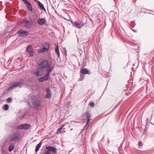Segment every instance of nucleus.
Instances as JSON below:
<instances>
[{
  "instance_id": "nucleus-1",
  "label": "nucleus",
  "mask_w": 154,
  "mask_h": 154,
  "mask_svg": "<svg viewBox=\"0 0 154 154\" xmlns=\"http://www.w3.org/2000/svg\"><path fill=\"white\" fill-rule=\"evenodd\" d=\"M23 85V82L21 81H17L12 83L9 85L8 89L9 91L12 90L13 88L18 87H21Z\"/></svg>"
},
{
  "instance_id": "nucleus-2",
  "label": "nucleus",
  "mask_w": 154,
  "mask_h": 154,
  "mask_svg": "<svg viewBox=\"0 0 154 154\" xmlns=\"http://www.w3.org/2000/svg\"><path fill=\"white\" fill-rule=\"evenodd\" d=\"M20 134L19 132L14 133L13 134L10 140L11 142H16L18 141L20 138Z\"/></svg>"
},
{
  "instance_id": "nucleus-3",
  "label": "nucleus",
  "mask_w": 154,
  "mask_h": 154,
  "mask_svg": "<svg viewBox=\"0 0 154 154\" xmlns=\"http://www.w3.org/2000/svg\"><path fill=\"white\" fill-rule=\"evenodd\" d=\"M32 101L34 107L36 109H38L41 104L40 101L37 100L35 97L32 98Z\"/></svg>"
},
{
  "instance_id": "nucleus-4",
  "label": "nucleus",
  "mask_w": 154,
  "mask_h": 154,
  "mask_svg": "<svg viewBox=\"0 0 154 154\" xmlns=\"http://www.w3.org/2000/svg\"><path fill=\"white\" fill-rule=\"evenodd\" d=\"M50 66V64L48 63V60H44L41 63L39 66L40 68L42 69L44 68L47 69V68Z\"/></svg>"
},
{
  "instance_id": "nucleus-5",
  "label": "nucleus",
  "mask_w": 154,
  "mask_h": 154,
  "mask_svg": "<svg viewBox=\"0 0 154 154\" xmlns=\"http://www.w3.org/2000/svg\"><path fill=\"white\" fill-rule=\"evenodd\" d=\"M30 125L29 124H25L20 125L17 127V128L20 130H28L29 129Z\"/></svg>"
},
{
  "instance_id": "nucleus-6",
  "label": "nucleus",
  "mask_w": 154,
  "mask_h": 154,
  "mask_svg": "<svg viewBox=\"0 0 154 154\" xmlns=\"http://www.w3.org/2000/svg\"><path fill=\"white\" fill-rule=\"evenodd\" d=\"M18 34L20 37H26L28 35V32L26 31H22L20 30L17 32Z\"/></svg>"
},
{
  "instance_id": "nucleus-7",
  "label": "nucleus",
  "mask_w": 154,
  "mask_h": 154,
  "mask_svg": "<svg viewBox=\"0 0 154 154\" xmlns=\"http://www.w3.org/2000/svg\"><path fill=\"white\" fill-rule=\"evenodd\" d=\"M45 47H43L42 48L38 51L39 53H44L48 51L49 48V45L48 43L45 44Z\"/></svg>"
},
{
  "instance_id": "nucleus-8",
  "label": "nucleus",
  "mask_w": 154,
  "mask_h": 154,
  "mask_svg": "<svg viewBox=\"0 0 154 154\" xmlns=\"http://www.w3.org/2000/svg\"><path fill=\"white\" fill-rule=\"evenodd\" d=\"M40 68L37 69L33 71V74L36 76H40L42 75V71Z\"/></svg>"
},
{
  "instance_id": "nucleus-9",
  "label": "nucleus",
  "mask_w": 154,
  "mask_h": 154,
  "mask_svg": "<svg viewBox=\"0 0 154 154\" xmlns=\"http://www.w3.org/2000/svg\"><path fill=\"white\" fill-rule=\"evenodd\" d=\"M47 150L46 151L48 152L49 153H51L50 152L52 151L54 153H56V148L54 147L51 146H47L45 148Z\"/></svg>"
},
{
  "instance_id": "nucleus-10",
  "label": "nucleus",
  "mask_w": 154,
  "mask_h": 154,
  "mask_svg": "<svg viewBox=\"0 0 154 154\" xmlns=\"http://www.w3.org/2000/svg\"><path fill=\"white\" fill-rule=\"evenodd\" d=\"M74 25L77 28L80 29L83 26L84 23L82 21L75 22L74 23Z\"/></svg>"
},
{
  "instance_id": "nucleus-11",
  "label": "nucleus",
  "mask_w": 154,
  "mask_h": 154,
  "mask_svg": "<svg viewBox=\"0 0 154 154\" xmlns=\"http://www.w3.org/2000/svg\"><path fill=\"white\" fill-rule=\"evenodd\" d=\"M85 114H86V116L87 119V121L85 125L87 126L89 124L90 122L91 116L90 114L88 112H87Z\"/></svg>"
},
{
  "instance_id": "nucleus-12",
  "label": "nucleus",
  "mask_w": 154,
  "mask_h": 154,
  "mask_svg": "<svg viewBox=\"0 0 154 154\" xmlns=\"http://www.w3.org/2000/svg\"><path fill=\"white\" fill-rule=\"evenodd\" d=\"M46 91L47 94L46 95L45 97L46 98H50L51 96V93L50 89L49 88H47L46 89Z\"/></svg>"
},
{
  "instance_id": "nucleus-13",
  "label": "nucleus",
  "mask_w": 154,
  "mask_h": 154,
  "mask_svg": "<svg viewBox=\"0 0 154 154\" xmlns=\"http://www.w3.org/2000/svg\"><path fill=\"white\" fill-rule=\"evenodd\" d=\"M37 22L39 25H43L46 23V20L44 18H40L38 20Z\"/></svg>"
},
{
  "instance_id": "nucleus-14",
  "label": "nucleus",
  "mask_w": 154,
  "mask_h": 154,
  "mask_svg": "<svg viewBox=\"0 0 154 154\" xmlns=\"http://www.w3.org/2000/svg\"><path fill=\"white\" fill-rule=\"evenodd\" d=\"M47 68L48 69L46 70L47 73H45V75L49 77L50 72L53 69V67L50 66L48 67Z\"/></svg>"
},
{
  "instance_id": "nucleus-15",
  "label": "nucleus",
  "mask_w": 154,
  "mask_h": 154,
  "mask_svg": "<svg viewBox=\"0 0 154 154\" xmlns=\"http://www.w3.org/2000/svg\"><path fill=\"white\" fill-rule=\"evenodd\" d=\"M49 77L45 75L43 77L39 78L38 81L40 82H42L43 81L48 80L49 79Z\"/></svg>"
},
{
  "instance_id": "nucleus-16",
  "label": "nucleus",
  "mask_w": 154,
  "mask_h": 154,
  "mask_svg": "<svg viewBox=\"0 0 154 154\" xmlns=\"http://www.w3.org/2000/svg\"><path fill=\"white\" fill-rule=\"evenodd\" d=\"M55 54L57 55V57L60 58V54L59 50V47L58 45H57L56 47L55 48Z\"/></svg>"
},
{
  "instance_id": "nucleus-17",
  "label": "nucleus",
  "mask_w": 154,
  "mask_h": 154,
  "mask_svg": "<svg viewBox=\"0 0 154 154\" xmlns=\"http://www.w3.org/2000/svg\"><path fill=\"white\" fill-rule=\"evenodd\" d=\"M32 24V22L27 20L25 22V27L27 28H29L31 26Z\"/></svg>"
},
{
  "instance_id": "nucleus-18",
  "label": "nucleus",
  "mask_w": 154,
  "mask_h": 154,
  "mask_svg": "<svg viewBox=\"0 0 154 154\" xmlns=\"http://www.w3.org/2000/svg\"><path fill=\"white\" fill-rule=\"evenodd\" d=\"M81 73L83 74H87L89 72L86 68H82L80 70Z\"/></svg>"
},
{
  "instance_id": "nucleus-19",
  "label": "nucleus",
  "mask_w": 154,
  "mask_h": 154,
  "mask_svg": "<svg viewBox=\"0 0 154 154\" xmlns=\"http://www.w3.org/2000/svg\"><path fill=\"white\" fill-rule=\"evenodd\" d=\"M37 2L38 3V5L40 7V8L43 11H45V9L43 5L39 1H37Z\"/></svg>"
},
{
  "instance_id": "nucleus-20",
  "label": "nucleus",
  "mask_w": 154,
  "mask_h": 154,
  "mask_svg": "<svg viewBox=\"0 0 154 154\" xmlns=\"http://www.w3.org/2000/svg\"><path fill=\"white\" fill-rule=\"evenodd\" d=\"M14 148V144L13 143H11L9 146L8 148V151L11 152L13 150Z\"/></svg>"
},
{
  "instance_id": "nucleus-21",
  "label": "nucleus",
  "mask_w": 154,
  "mask_h": 154,
  "mask_svg": "<svg viewBox=\"0 0 154 154\" xmlns=\"http://www.w3.org/2000/svg\"><path fill=\"white\" fill-rule=\"evenodd\" d=\"M42 144V143L41 142H40L36 146V148L35 149V151L36 152H37V151H38L40 148L41 147Z\"/></svg>"
},
{
  "instance_id": "nucleus-22",
  "label": "nucleus",
  "mask_w": 154,
  "mask_h": 154,
  "mask_svg": "<svg viewBox=\"0 0 154 154\" xmlns=\"http://www.w3.org/2000/svg\"><path fill=\"white\" fill-rule=\"evenodd\" d=\"M26 6L28 8L29 10L30 11H32V7L31 5V4L29 3L27 5H26Z\"/></svg>"
},
{
  "instance_id": "nucleus-23",
  "label": "nucleus",
  "mask_w": 154,
  "mask_h": 154,
  "mask_svg": "<svg viewBox=\"0 0 154 154\" xmlns=\"http://www.w3.org/2000/svg\"><path fill=\"white\" fill-rule=\"evenodd\" d=\"M65 125H62V127L60 128H58L57 130V134H58L61 132V130L63 129V127L65 126Z\"/></svg>"
},
{
  "instance_id": "nucleus-24",
  "label": "nucleus",
  "mask_w": 154,
  "mask_h": 154,
  "mask_svg": "<svg viewBox=\"0 0 154 154\" xmlns=\"http://www.w3.org/2000/svg\"><path fill=\"white\" fill-rule=\"evenodd\" d=\"M3 108L5 110H8L9 108V106L7 104H5L3 107Z\"/></svg>"
},
{
  "instance_id": "nucleus-25",
  "label": "nucleus",
  "mask_w": 154,
  "mask_h": 154,
  "mask_svg": "<svg viewBox=\"0 0 154 154\" xmlns=\"http://www.w3.org/2000/svg\"><path fill=\"white\" fill-rule=\"evenodd\" d=\"M29 57H32L33 56L34 52V50H33L31 51H29Z\"/></svg>"
},
{
  "instance_id": "nucleus-26",
  "label": "nucleus",
  "mask_w": 154,
  "mask_h": 154,
  "mask_svg": "<svg viewBox=\"0 0 154 154\" xmlns=\"http://www.w3.org/2000/svg\"><path fill=\"white\" fill-rule=\"evenodd\" d=\"M32 48V47L31 45H28L26 49V51L28 52H29V50L30 49Z\"/></svg>"
},
{
  "instance_id": "nucleus-27",
  "label": "nucleus",
  "mask_w": 154,
  "mask_h": 154,
  "mask_svg": "<svg viewBox=\"0 0 154 154\" xmlns=\"http://www.w3.org/2000/svg\"><path fill=\"white\" fill-rule=\"evenodd\" d=\"M89 105L90 106H91L93 107L94 106V103L92 102H90L89 103Z\"/></svg>"
},
{
  "instance_id": "nucleus-28",
  "label": "nucleus",
  "mask_w": 154,
  "mask_h": 154,
  "mask_svg": "<svg viewBox=\"0 0 154 154\" xmlns=\"http://www.w3.org/2000/svg\"><path fill=\"white\" fill-rule=\"evenodd\" d=\"M23 2H24V3L26 5L28 4L29 3L28 2V1L27 0H23Z\"/></svg>"
},
{
  "instance_id": "nucleus-29",
  "label": "nucleus",
  "mask_w": 154,
  "mask_h": 154,
  "mask_svg": "<svg viewBox=\"0 0 154 154\" xmlns=\"http://www.w3.org/2000/svg\"><path fill=\"white\" fill-rule=\"evenodd\" d=\"M12 100V99L11 98H10V97H9V98H8L7 100V101L9 103H10V102H11Z\"/></svg>"
},
{
  "instance_id": "nucleus-30",
  "label": "nucleus",
  "mask_w": 154,
  "mask_h": 154,
  "mask_svg": "<svg viewBox=\"0 0 154 154\" xmlns=\"http://www.w3.org/2000/svg\"><path fill=\"white\" fill-rule=\"evenodd\" d=\"M83 79V77L82 75H80V78L79 79V81H82Z\"/></svg>"
},
{
  "instance_id": "nucleus-31",
  "label": "nucleus",
  "mask_w": 154,
  "mask_h": 154,
  "mask_svg": "<svg viewBox=\"0 0 154 154\" xmlns=\"http://www.w3.org/2000/svg\"><path fill=\"white\" fill-rule=\"evenodd\" d=\"M142 143L141 141L139 142H138V145L139 146H142Z\"/></svg>"
},
{
  "instance_id": "nucleus-32",
  "label": "nucleus",
  "mask_w": 154,
  "mask_h": 154,
  "mask_svg": "<svg viewBox=\"0 0 154 154\" xmlns=\"http://www.w3.org/2000/svg\"><path fill=\"white\" fill-rule=\"evenodd\" d=\"M147 11H149L150 12H152L153 13H154V11H153L150 10V9H146Z\"/></svg>"
},
{
  "instance_id": "nucleus-33",
  "label": "nucleus",
  "mask_w": 154,
  "mask_h": 154,
  "mask_svg": "<svg viewBox=\"0 0 154 154\" xmlns=\"http://www.w3.org/2000/svg\"><path fill=\"white\" fill-rule=\"evenodd\" d=\"M86 127H87V126H86L85 125V126H84V128H83V129L82 130H85L86 129Z\"/></svg>"
},
{
  "instance_id": "nucleus-34",
  "label": "nucleus",
  "mask_w": 154,
  "mask_h": 154,
  "mask_svg": "<svg viewBox=\"0 0 154 154\" xmlns=\"http://www.w3.org/2000/svg\"><path fill=\"white\" fill-rule=\"evenodd\" d=\"M71 103V102H68V104L69 105H70Z\"/></svg>"
},
{
  "instance_id": "nucleus-35",
  "label": "nucleus",
  "mask_w": 154,
  "mask_h": 154,
  "mask_svg": "<svg viewBox=\"0 0 154 154\" xmlns=\"http://www.w3.org/2000/svg\"><path fill=\"white\" fill-rule=\"evenodd\" d=\"M64 50H65V52H65V53L66 54V49H65Z\"/></svg>"
},
{
  "instance_id": "nucleus-36",
  "label": "nucleus",
  "mask_w": 154,
  "mask_h": 154,
  "mask_svg": "<svg viewBox=\"0 0 154 154\" xmlns=\"http://www.w3.org/2000/svg\"><path fill=\"white\" fill-rule=\"evenodd\" d=\"M104 138V136H103V138H102V139H101V141H103V139Z\"/></svg>"
},
{
  "instance_id": "nucleus-37",
  "label": "nucleus",
  "mask_w": 154,
  "mask_h": 154,
  "mask_svg": "<svg viewBox=\"0 0 154 154\" xmlns=\"http://www.w3.org/2000/svg\"><path fill=\"white\" fill-rule=\"evenodd\" d=\"M133 31L135 32H136L135 30H133Z\"/></svg>"
},
{
  "instance_id": "nucleus-38",
  "label": "nucleus",
  "mask_w": 154,
  "mask_h": 154,
  "mask_svg": "<svg viewBox=\"0 0 154 154\" xmlns=\"http://www.w3.org/2000/svg\"><path fill=\"white\" fill-rule=\"evenodd\" d=\"M35 2H37V1H38L37 0H34Z\"/></svg>"
},
{
  "instance_id": "nucleus-39",
  "label": "nucleus",
  "mask_w": 154,
  "mask_h": 154,
  "mask_svg": "<svg viewBox=\"0 0 154 154\" xmlns=\"http://www.w3.org/2000/svg\"><path fill=\"white\" fill-rule=\"evenodd\" d=\"M149 14H150V13H149ZM151 14H153V13H151Z\"/></svg>"
},
{
  "instance_id": "nucleus-40",
  "label": "nucleus",
  "mask_w": 154,
  "mask_h": 154,
  "mask_svg": "<svg viewBox=\"0 0 154 154\" xmlns=\"http://www.w3.org/2000/svg\"><path fill=\"white\" fill-rule=\"evenodd\" d=\"M72 130V129H70V130Z\"/></svg>"
},
{
  "instance_id": "nucleus-41",
  "label": "nucleus",
  "mask_w": 154,
  "mask_h": 154,
  "mask_svg": "<svg viewBox=\"0 0 154 154\" xmlns=\"http://www.w3.org/2000/svg\"><path fill=\"white\" fill-rule=\"evenodd\" d=\"M109 142V140H108V142Z\"/></svg>"
}]
</instances>
